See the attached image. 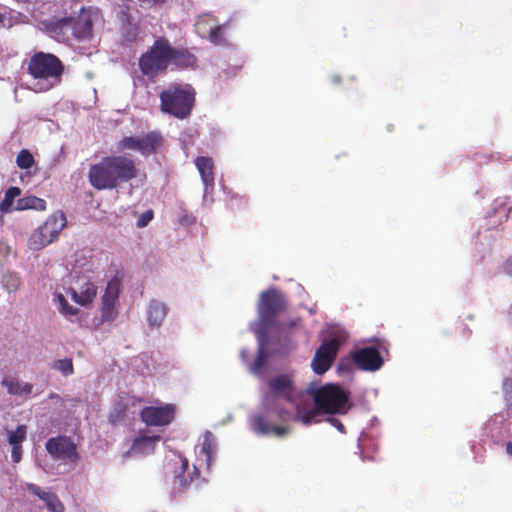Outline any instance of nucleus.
Listing matches in <instances>:
<instances>
[{
	"label": "nucleus",
	"instance_id": "f257e3e1",
	"mask_svg": "<svg viewBox=\"0 0 512 512\" xmlns=\"http://www.w3.org/2000/svg\"><path fill=\"white\" fill-rule=\"evenodd\" d=\"M268 392L263 397V412L251 417V426L254 432L261 435L273 434L282 437L288 433V429L276 425L271 417L276 415L278 419H284L287 410L276 405L278 399H284L291 404H298L303 391L296 388L290 375L281 374L272 377L267 382Z\"/></svg>",
	"mask_w": 512,
	"mask_h": 512
},
{
	"label": "nucleus",
	"instance_id": "f03ea898",
	"mask_svg": "<svg viewBox=\"0 0 512 512\" xmlns=\"http://www.w3.org/2000/svg\"><path fill=\"white\" fill-rule=\"evenodd\" d=\"M138 169L135 161L124 155L103 157L98 163L91 165L88 172L90 185L96 190H112L121 183L136 178Z\"/></svg>",
	"mask_w": 512,
	"mask_h": 512
},
{
	"label": "nucleus",
	"instance_id": "7ed1b4c3",
	"mask_svg": "<svg viewBox=\"0 0 512 512\" xmlns=\"http://www.w3.org/2000/svg\"><path fill=\"white\" fill-rule=\"evenodd\" d=\"M313 397L314 408L298 415L304 424H311L318 413L346 414L351 408L350 394L338 384L328 383L319 388L309 387L306 393Z\"/></svg>",
	"mask_w": 512,
	"mask_h": 512
},
{
	"label": "nucleus",
	"instance_id": "20e7f679",
	"mask_svg": "<svg viewBox=\"0 0 512 512\" xmlns=\"http://www.w3.org/2000/svg\"><path fill=\"white\" fill-rule=\"evenodd\" d=\"M160 110L177 119L190 116L196 101V91L190 84H171L160 92Z\"/></svg>",
	"mask_w": 512,
	"mask_h": 512
},
{
	"label": "nucleus",
	"instance_id": "39448f33",
	"mask_svg": "<svg viewBox=\"0 0 512 512\" xmlns=\"http://www.w3.org/2000/svg\"><path fill=\"white\" fill-rule=\"evenodd\" d=\"M64 69L62 61L51 53L37 52L28 63V73L34 79L43 80L45 90L61 82Z\"/></svg>",
	"mask_w": 512,
	"mask_h": 512
},
{
	"label": "nucleus",
	"instance_id": "423d86ee",
	"mask_svg": "<svg viewBox=\"0 0 512 512\" xmlns=\"http://www.w3.org/2000/svg\"><path fill=\"white\" fill-rule=\"evenodd\" d=\"M172 44L166 37H158L139 58V68L143 75L154 78L164 73L170 65Z\"/></svg>",
	"mask_w": 512,
	"mask_h": 512
},
{
	"label": "nucleus",
	"instance_id": "0eeeda50",
	"mask_svg": "<svg viewBox=\"0 0 512 512\" xmlns=\"http://www.w3.org/2000/svg\"><path fill=\"white\" fill-rule=\"evenodd\" d=\"M287 309L285 296L275 288H269L260 294L257 312L261 334L277 325V316Z\"/></svg>",
	"mask_w": 512,
	"mask_h": 512
},
{
	"label": "nucleus",
	"instance_id": "6e6552de",
	"mask_svg": "<svg viewBox=\"0 0 512 512\" xmlns=\"http://www.w3.org/2000/svg\"><path fill=\"white\" fill-rule=\"evenodd\" d=\"M66 222V216L62 211L50 215L30 236V248L39 250L52 243L66 226Z\"/></svg>",
	"mask_w": 512,
	"mask_h": 512
},
{
	"label": "nucleus",
	"instance_id": "1a4fd4ad",
	"mask_svg": "<svg viewBox=\"0 0 512 512\" xmlns=\"http://www.w3.org/2000/svg\"><path fill=\"white\" fill-rule=\"evenodd\" d=\"M340 347V341L336 338L324 340L316 350L311 366L316 374H324L329 370L335 360Z\"/></svg>",
	"mask_w": 512,
	"mask_h": 512
},
{
	"label": "nucleus",
	"instance_id": "9d476101",
	"mask_svg": "<svg viewBox=\"0 0 512 512\" xmlns=\"http://www.w3.org/2000/svg\"><path fill=\"white\" fill-rule=\"evenodd\" d=\"M47 452L54 459L76 463L78 453L76 444L68 436H57L49 438L45 444Z\"/></svg>",
	"mask_w": 512,
	"mask_h": 512
},
{
	"label": "nucleus",
	"instance_id": "9b49d317",
	"mask_svg": "<svg viewBox=\"0 0 512 512\" xmlns=\"http://www.w3.org/2000/svg\"><path fill=\"white\" fill-rule=\"evenodd\" d=\"M175 413L173 404L146 406L141 410L140 418L148 426H166L174 420Z\"/></svg>",
	"mask_w": 512,
	"mask_h": 512
},
{
	"label": "nucleus",
	"instance_id": "f8f14e48",
	"mask_svg": "<svg viewBox=\"0 0 512 512\" xmlns=\"http://www.w3.org/2000/svg\"><path fill=\"white\" fill-rule=\"evenodd\" d=\"M351 357L354 364L363 371H377L384 363L379 350L372 346L354 350Z\"/></svg>",
	"mask_w": 512,
	"mask_h": 512
},
{
	"label": "nucleus",
	"instance_id": "ddd939ff",
	"mask_svg": "<svg viewBox=\"0 0 512 512\" xmlns=\"http://www.w3.org/2000/svg\"><path fill=\"white\" fill-rule=\"evenodd\" d=\"M120 282L118 279H112L107 283L105 293L102 297L101 320L113 321L117 314V300L119 297Z\"/></svg>",
	"mask_w": 512,
	"mask_h": 512
},
{
	"label": "nucleus",
	"instance_id": "4468645a",
	"mask_svg": "<svg viewBox=\"0 0 512 512\" xmlns=\"http://www.w3.org/2000/svg\"><path fill=\"white\" fill-rule=\"evenodd\" d=\"M73 17H63L60 19H51L44 22L45 30L59 42H69L71 40V29Z\"/></svg>",
	"mask_w": 512,
	"mask_h": 512
},
{
	"label": "nucleus",
	"instance_id": "2eb2a0df",
	"mask_svg": "<svg viewBox=\"0 0 512 512\" xmlns=\"http://www.w3.org/2000/svg\"><path fill=\"white\" fill-rule=\"evenodd\" d=\"M189 469V462L186 458L181 461L180 471L176 474L173 482V493H181L186 490L193 482L194 478L200 476L199 469L194 465L193 473H187Z\"/></svg>",
	"mask_w": 512,
	"mask_h": 512
},
{
	"label": "nucleus",
	"instance_id": "dca6fc26",
	"mask_svg": "<svg viewBox=\"0 0 512 512\" xmlns=\"http://www.w3.org/2000/svg\"><path fill=\"white\" fill-rule=\"evenodd\" d=\"M170 64L178 69H193L197 65V58L185 48H175L172 46V51H170Z\"/></svg>",
	"mask_w": 512,
	"mask_h": 512
},
{
	"label": "nucleus",
	"instance_id": "f3484780",
	"mask_svg": "<svg viewBox=\"0 0 512 512\" xmlns=\"http://www.w3.org/2000/svg\"><path fill=\"white\" fill-rule=\"evenodd\" d=\"M27 489L32 494L38 496L46 503V507L50 512H64V505L59 500L58 496L51 492L43 491L39 486L29 483Z\"/></svg>",
	"mask_w": 512,
	"mask_h": 512
},
{
	"label": "nucleus",
	"instance_id": "a211bd4d",
	"mask_svg": "<svg viewBox=\"0 0 512 512\" xmlns=\"http://www.w3.org/2000/svg\"><path fill=\"white\" fill-rule=\"evenodd\" d=\"M70 294L74 302L81 306H86L93 302L97 295V288L94 283L87 281L81 287L79 292L75 289H70Z\"/></svg>",
	"mask_w": 512,
	"mask_h": 512
},
{
	"label": "nucleus",
	"instance_id": "6ab92c4d",
	"mask_svg": "<svg viewBox=\"0 0 512 512\" xmlns=\"http://www.w3.org/2000/svg\"><path fill=\"white\" fill-rule=\"evenodd\" d=\"M71 26V39L82 41L92 36L93 24L89 18L73 17V25Z\"/></svg>",
	"mask_w": 512,
	"mask_h": 512
},
{
	"label": "nucleus",
	"instance_id": "aec40b11",
	"mask_svg": "<svg viewBox=\"0 0 512 512\" xmlns=\"http://www.w3.org/2000/svg\"><path fill=\"white\" fill-rule=\"evenodd\" d=\"M195 165L199 171L204 185L207 187L214 185V163L211 157L199 156L195 159Z\"/></svg>",
	"mask_w": 512,
	"mask_h": 512
},
{
	"label": "nucleus",
	"instance_id": "412c9836",
	"mask_svg": "<svg viewBox=\"0 0 512 512\" xmlns=\"http://www.w3.org/2000/svg\"><path fill=\"white\" fill-rule=\"evenodd\" d=\"M1 384L7 389L10 395L14 396H28L33 391V385L27 382H22L17 378L4 377Z\"/></svg>",
	"mask_w": 512,
	"mask_h": 512
},
{
	"label": "nucleus",
	"instance_id": "4be33fe9",
	"mask_svg": "<svg viewBox=\"0 0 512 512\" xmlns=\"http://www.w3.org/2000/svg\"><path fill=\"white\" fill-rule=\"evenodd\" d=\"M512 211L511 200L509 196L497 197L492 203V215L498 218V222H506Z\"/></svg>",
	"mask_w": 512,
	"mask_h": 512
},
{
	"label": "nucleus",
	"instance_id": "5701e85b",
	"mask_svg": "<svg viewBox=\"0 0 512 512\" xmlns=\"http://www.w3.org/2000/svg\"><path fill=\"white\" fill-rule=\"evenodd\" d=\"M167 314V307L158 300H152L148 307V322L151 327H159Z\"/></svg>",
	"mask_w": 512,
	"mask_h": 512
},
{
	"label": "nucleus",
	"instance_id": "b1692460",
	"mask_svg": "<svg viewBox=\"0 0 512 512\" xmlns=\"http://www.w3.org/2000/svg\"><path fill=\"white\" fill-rule=\"evenodd\" d=\"M159 440V435L139 436L133 441L131 450L134 453L150 454L154 451L155 445Z\"/></svg>",
	"mask_w": 512,
	"mask_h": 512
},
{
	"label": "nucleus",
	"instance_id": "393cba45",
	"mask_svg": "<svg viewBox=\"0 0 512 512\" xmlns=\"http://www.w3.org/2000/svg\"><path fill=\"white\" fill-rule=\"evenodd\" d=\"M162 138L158 133L151 132L139 138L138 151L143 155H149L156 152Z\"/></svg>",
	"mask_w": 512,
	"mask_h": 512
},
{
	"label": "nucleus",
	"instance_id": "a878e982",
	"mask_svg": "<svg viewBox=\"0 0 512 512\" xmlns=\"http://www.w3.org/2000/svg\"><path fill=\"white\" fill-rule=\"evenodd\" d=\"M15 209L20 211L28 209L44 211L46 210V201L33 195L25 196L17 200Z\"/></svg>",
	"mask_w": 512,
	"mask_h": 512
},
{
	"label": "nucleus",
	"instance_id": "bb28decb",
	"mask_svg": "<svg viewBox=\"0 0 512 512\" xmlns=\"http://www.w3.org/2000/svg\"><path fill=\"white\" fill-rule=\"evenodd\" d=\"M216 24L217 19L214 16L205 14L197 19L195 23V31L200 37L204 38L207 36L209 29H212Z\"/></svg>",
	"mask_w": 512,
	"mask_h": 512
},
{
	"label": "nucleus",
	"instance_id": "cd10ccee",
	"mask_svg": "<svg viewBox=\"0 0 512 512\" xmlns=\"http://www.w3.org/2000/svg\"><path fill=\"white\" fill-rule=\"evenodd\" d=\"M268 359V353L265 348L264 341L261 340L257 350V356L250 370L254 374H260L265 369Z\"/></svg>",
	"mask_w": 512,
	"mask_h": 512
},
{
	"label": "nucleus",
	"instance_id": "c85d7f7f",
	"mask_svg": "<svg viewBox=\"0 0 512 512\" xmlns=\"http://www.w3.org/2000/svg\"><path fill=\"white\" fill-rule=\"evenodd\" d=\"M21 189L16 186L8 188L5 192L4 199L0 203V211L2 213H8L12 209L13 202L16 197L20 196Z\"/></svg>",
	"mask_w": 512,
	"mask_h": 512
},
{
	"label": "nucleus",
	"instance_id": "c756f323",
	"mask_svg": "<svg viewBox=\"0 0 512 512\" xmlns=\"http://www.w3.org/2000/svg\"><path fill=\"white\" fill-rule=\"evenodd\" d=\"M503 396L507 406V419H512V377H507L502 383Z\"/></svg>",
	"mask_w": 512,
	"mask_h": 512
},
{
	"label": "nucleus",
	"instance_id": "7c9ffc66",
	"mask_svg": "<svg viewBox=\"0 0 512 512\" xmlns=\"http://www.w3.org/2000/svg\"><path fill=\"white\" fill-rule=\"evenodd\" d=\"M16 164L20 169L28 170L35 164V159L28 149H22L16 156Z\"/></svg>",
	"mask_w": 512,
	"mask_h": 512
},
{
	"label": "nucleus",
	"instance_id": "2f4dec72",
	"mask_svg": "<svg viewBox=\"0 0 512 512\" xmlns=\"http://www.w3.org/2000/svg\"><path fill=\"white\" fill-rule=\"evenodd\" d=\"M27 436L26 425H18L14 431H8V442L11 446L21 445Z\"/></svg>",
	"mask_w": 512,
	"mask_h": 512
},
{
	"label": "nucleus",
	"instance_id": "473e14b6",
	"mask_svg": "<svg viewBox=\"0 0 512 512\" xmlns=\"http://www.w3.org/2000/svg\"><path fill=\"white\" fill-rule=\"evenodd\" d=\"M51 368L58 370L63 376H69L74 373V367L71 358L56 360L52 363Z\"/></svg>",
	"mask_w": 512,
	"mask_h": 512
},
{
	"label": "nucleus",
	"instance_id": "72a5a7b5",
	"mask_svg": "<svg viewBox=\"0 0 512 512\" xmlns=\"http://www.w3.org/2000/svg\"><path fill=\"white\" fill-rule=\"evenodd\" d=\"M205 38L208 39L214 45L224 44L225 38L223 27L219 24H216L212 27V29H209V32L207 33V36Z\"/></svg>",
	"mask_w": 512,
	"mask_h": 512
},
{
	"label": "nucleus",
	"instance_id": "f704fd0d",
	"mask_svg": "<svg viewBox=\"0 0 512 512\" xmlns=\"http://www.w3.org/2000/svg\"><path fill=\"white\" fill-rule=\"evenodd\" d=\"M213 452V435L211 432L206 431L201 446V453L206 457L207 465L210 466Z\"/></svg>",
	"mask_w": 512,
	"mask_h": 512
},
{
	"label": "nucleus",
	"instance_id": "c9c22d12",
	"mask_svg": "<svg viewBox=\"0 0 512 512\" xmlns=\"http://www.w3.org/2000/svg\"><path fill=\"white\" fill-rule=\"evenodd\" d=\"M56 299L59 304V310L63 315L76 316L78 314L79 310L71 306L62 294H57Z\"/></svg>",
	"mask_w": 512,
	"mask_h": 512
},
{
	"label": "nucleus",
	"instance_id": "e433bc0d",
	"mask_svg": "<svg viewBox=\"0 0 512 512\" xmlns=\"http://www.w3.org/2000/svg\"><path fill=\"white\" fill-rule=\"evenodd\" d=\"M139 138L138 137H124L119 141L120 150H137L138 151Z\"/></svg>",
	"mask_w": 512,
	"mask_h": 512
},
{
	"label": "nucleus",
	"instance_id": "4c0bfd02",
	"mask_svg": "<svg viewBox=\"0 0 512 512\" xmlns=\"http://www.w3.org/2000/svg\"><path fill=\"white\" fill-rule=\"evenodd\" d=\"M126 416V409L123 405H118L116 406L113 411L110 413L109 415V421L112 423V424H117L119 422H121L122 420H124Z\"/></svg>",
	"mask_w": 512,
	"mask_h": 512
},
{
	"label": "nucleus",
	"instance_id": "58836bf2",
	"mask_svg": "<svg viewBox=\"0 0 512 512\" xmlns=\"http://www.w3.org/2000/svg\"><path fill=\"white\" fill-rule=\"evenodd\" d=\"M302 326V321L300 318L291 320L288 324H280L278 325L280 333H289L292 329Z\"/></svg>",
	"mask_w": 512,
	"mask_h": 512
},
{
	"label": "nucleus",
	"instance_id": "ea45409f",
	"mask_svg": "<svg viewBox=\"0 0 512 512\" xmlns=\"http://www.w3.org/2000/svg\"><path fill=\"white\" fill-rule=\"evenodd\" d=\"M154 213L152 210H147L143 212L138 220H137V226L142 228L148 225V223L153 219Z\"/></svg>",
	"mask_w": 512,
	"mask_h": 512
},
{
	"label": "nucleus",
	"instance_id": "a19ab883",
	"mask_svg": "<svg viewBox=\"0 0 512 512\" xmlns=\"http://www.w3.org/2000/svg\"><path fill=\"white\" fill-rule=\"evenodd\" d=\"M21 456H22V446L21 445L12 446V451H11L12 461L14 463L20 462Z\"/></svg>",
	"mask_w": 512,
	"mask_h": 512
},
{
	"label": "nucleus",
	"instance_id": "79ce46f5",
	"mask_svg": "<svg viewBox=\"0 0 512 512\" xmlns=\"http://www.w3.org/2000/svg\"><path fill=\"white\" fill-rule=\"evenodd\" d=\"M502 271L512 277V255L503 263Z\"/></svg>",
	"mask_w": 512,
	"mask_h": 512
},
{
	"label": "nucleus",
	"instance_id": "37998d69",
	"mask_svg": "<svg viewBox=\"0 0 512 512\" xmlns=\"http://www.w3.org/2000/svg\"><path fill=\"white\" fill-rule=\"evenodd\" d=\"M195 222V218L192 215L184 214L179 218L181 225H190Z\"/></svg>",
	"mask_w": 512,
	"mask_h": 512
},
{
	"label": "nucleus",
	"instance_id": "c03bdc74",
	"mask_svg": "<svg viewBox=\"0 0 512 512\" xmlns=\"http://www.w3.org/2000/svg\"><path fill=\"white\" fill-rule=\"evenodd\" d=\"M328 420L330 421V423L336 427L341 433H344L345 432V427L344 425L342 424V422L334 417H330L328 418Z\"/></svg>",
	"mask_w": 512,
	"mask_h": 512
},
{
	"label": "nucleus",
	"instance_id": "a18cd8bd",
	"mask_svg": "<svg viewBox=\"0 0 512 512\" xmlns=\"http://www.w3.org/2000/svg\"><path fill=\"white\" fill-rule=\"evenodd\" d=\"M505 450L508 456L512 457V441H509L505 445Z\"/></svg>",
	"mask_w": 512,
	"mask_h": 512
},
{
	"label": "nucleus",
	"instance_id": "49530a36",
	"mask_svg": "<svg viewBox=\"0 0 512 512\" xmlns=\"http://www.w3.org/2000/svg\"><path fill=\"white\" fill-rule=\"evenodd\" d=\"M340 81H341L340 76H333V77H332V82H333L334 84H339V83H340Z\"/></svg>",
	"mask_w": 512,
	"mask_h": 512
},
{
	"label": "nucleus",
	"instance_id": "de8ad7c7",
	"mask_svg": "<svg viewBox=\"0 0 512 512\" xmlns=\"http://www.w3.org/2000/svg\"><path fill=\"white\" fill-rule=\"evenodd\" d=\"M19 4H29L31 3V0H15Z\"/></svg>",
	"mask_w": 512,
	"mask_h": 512
},
{
	"label": "nucleus",
	"instance_id": "09e8293b",
	"mask_svg": "<svg viewBox=\"0 0 512 512\" xmlns=\"http://www.w3.org/2000/svg\"><path fill=\"white\" fill-rule=\"evenodd\" d=\"M4 19H5V16L3 14L0 13V23H3L4 22Z\"/></svg>",
	"mask_w": 512,
	"mask_h": 512
},
{
	"label": "nucleus",
	"instance_id": "8fccbe9b",
	"mask_svg": "<svg viewBox=\"0 0 512 512\" xmlns=\"http://www.w3.org/2000/svg\"><path fill=\"white\" fill-rule=\"evenodd\" d=\"M17 285H18V279H15L14 287H17Z\"/></svg>",
	"mask_w": 512,
	"mask_h": 512
}]
</instances>
